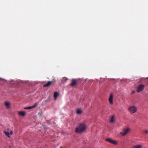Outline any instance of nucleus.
I'll return each mask as SVG.
<instances>
[{"label": "nucleus", "instance_id": "f257e3e1", "mask_svg": "<svg viewBox=\"0 0 148 148\" xmlns=\"http://www.w3.org/2000/svg\"><path fill=\"white\" fill-rule=\"evenodd\" d=\"M86 127L87 126L84 122L81 123L78 127L76 128L75 132L78 133L80 134L84 132L86 129Z\"/></svg>", "mask_w": 148, "mask_h": 148}, {"label": "nucleus", "instance_id": "f03ea898", "mask_svg": "<svg viewBox=\"0 0 148 148\" xmlns=\"http://www.w3.org/2000/svg\"><path fill=\"white\" fill-rule=\"evenodd\" d=\"M128 110L131 113H135L137 110V108L134 106H130L128 108Z\"/></svg>", "mask_w": 148, "mask_h": 148}, {"label": "nucleus", "instance_id": "7ed1b4c3", "mask_svg": "<svg viewBox=\"0 0 148 148\" xmlns=\"http://www.w3.org/2000/svg\"><path fill=\"white\" fill-rule=\"evenodd\" d=\"M130 130V128H127L123 130L124 132H121L120 134L122 136H124L129 133Z\"/></svg>", "mask_w": 148, "mask_h": 148}, {"label": "nucleus", "instance_id": "20e7f679", "mask_svg": "<svg viewBox=\"0 0 148 148\" xmlns=\"http://www.w3.org/2000/svg\"><path fill=\"white\" fill-rule=\"evenodd\" d=\"M145 86L143 84H141L138 86L137 89V92H139L143 91L144 88Z\"/></svg>", "mask_w": 148, "mask_h": 148}, {"label": "nucleus", "instance_id": "39448f33", "mask_svg": "<svg viewBox=\"0 0 148 148\" xmlns=\"http://www.w3.org/2000/svg\"><path fill=\"white\" fill-rule=\"evenodd\" d=\"M106 141L114 145H116L117 143V142L116 141L113 140L110 138H106Z\"/></svg>", "mask_w": 148, "mask_h": 148}, {"label": "nucleus", "instance_id": "423d86ee", "mask_svg": "<svg viewBox=\"0 0 148 148\" xmlns=\"http://www.w3.org/2000/svg\"><path fill=\"white\" fill-rule=\"evenodd\" d=\"M38 104V103H36L34 105L31 106H29L24 108L25 110H30L35 108L37 106Z\"/></svg>", "mask_w": 148, "mask_h": 148}, {"label": "nucleus", "instance_id": "0eeeda50", "mask_svg": "<svg viewBox=\"0 0 148 148\" xmlns=\"http://www.w3.org/2000/svg\"><path fill=\"white\" fill-rule=\"evenodd\" d=\"M77 82L76 79H73L71 80V86H75L77 84Z\"/></svg>", "mask_w": 148, "mask_h": 148}, {"label": "nucleus", "instance_id": "6e6552de", "mask_svg": "<svg viewBox=\"0 0 148 148\" xmlns=\"http://www.w3.org/2000/svg\"><path fill=\"white\" fill-rule=\"evenodd\" d=\"M54 82L53 81H49L48 82L47 84H45L43 85V87H49L51 85V84L54 83Z\"/></svg>", "mask_w": 148, "mask_h": 148}, {"label": "nucleus", "instance_id": "1a4fd4ad", "mask_svg": "<svg viewBox=\"0 0 148 148\" xmlns=\"http://www.w3.org/2000/svg\"><path fill=\"white\" fill-rule=\"evenodd\" d=\"M4 105L7 109H9L10 107V103L8 101H6L4 103Z\"/></svg>", "mask_w": 148, "mask_h": 148}, {"label": "nucleus", "instance_id": "9d476101", "mask_svg": "<svg viewBox=\"0 0 148 148\" xmlns=\"http://www.w3.org/2000/svg\"><path fill=\"white\" fill-rule=\"evenodd\" d=\"M113 96L112 94H110V97H109V100L110 104H112L113 103Z\"/></svg>", "mask_w": 148, "mask_h": 148}, {"label": "nucleus", "instance_id": "9b49d317", "mask_svg": "<svg viewBox=\"0 0 148 148\" xmlns=\"http://www.w3.org/2000/svg\"><path fill=\"white\" fill-rule=\"evenodd\" d=\"M18 114L19 115H20L22 116H25L26 113L24 111H20L18 112Z\"/></svg>", "mask_w": 148, "mask_h": 148}, {"label": "nucleus", "instance_id": "f8f14e48", "mask_svg": "<svg viewBox=\"0 0 148 148\" xmlns=\"http://www.w3.org/2000/svg\"><path fill=\"white\" fill-rule=\"evenodd\" d=\"M58 95L59 93L58 92H54V97L55 100H56V98L58 96Z\"/></svg>", "mask_w": 148, "mask_h": 148}, {"label": "nucleus", "instance_id": "ddd939ff", "mask_svg": "<svg viewBox=\"0 0 148 148\" xmlns=\"http://www.w3.org/2000/svg\"><path fill=\"white\" fill-rule=\"evenodd\" d=\"M115 118L114 115H112L111 117V119L110 121V122L111 123H113L114 121V119Z\"/></svg>", "mask_w": 148, "mask_h": 148}, {"label": "nucleus", "instance_id": "4468645a", "mask_svg": "<svg viewBox=\"0 0 148 148\" xmlns=\"http://www.w3.org/2000/svg\"><path fill=\"white\" fill-rule=\"evenodd\" d=\"M142 146L140 145H135L132 147L131 148H141Z\"/></svg>", "mask_w": 148, "mask_h": 148}, {"label": "nucleus", "instance_id": "2eb2a0df", "mask_svg": "<svg viewBox=\"0 0 148 148\" xmlns=\"http://www.w3.org/2000/svg\"><path fill=\"white\" fill-rule=\"evenodd\" d=\"M82 111L80 109H79L77 110V113L78 114H80L82 113Z\"/></svg>", "mask_w": 148, "mask_h": 148}, {"label": "nucleus", "instance_id": "dca6fc26", "mask_svg": "<svg viewBox=\"0 0 148 148\" xmlns=\"http://www.w3.org/2000/svg\"><path fill=\"white\" fill-rule=\"evenodd\" d=\"M4 132L6 135L8 137H10V134L9 132H6L5 131H4Z\"/></svg>", "mask_w": 148, "mask_h": 148}, {"label": "nucleus", "instance_id": "f3484780", "mask_svg": "<svg viewBox=\"0 0 148 148\" xmlns=\"http://www.w3.org/2000/svg\"><path fill=\"white\" fill-rule=\"evenodd\" d=\"M50 101V98H48L47 100L45 101V102H49Z\"/></svg>", "mask_w": 148, "mask_h": 148}, {"label": "nucleus", "instance_id": "a211bd4d", "mask_svg": "<svg viewBox=\"0 0 148 148\" xmlns=\"http://www.w3.org/2000/svg\"><path fill=\"white\" fill-rule=\"evenodd\" d=\"M50 101V98H48L47 100L45 101V102H49Z\"/></svg>", "mask_w": 148, "mask_h": 148}, {"label": "nucleus", "instance_id": "6ab92c4d", "mask_svg": "<svg viewBox=\"0 0 148 148\" xmlns=\"http://www.w3.org/2000/svg\"><path fill=\"white\" fill-rule=\"evenodd\" d=\"M144 132L145 133H148V130H146L144 131Z\"/></svg>", "mask_w": 148, "mask_h": 148}, {"label": "nucleus", "instance_id": "aec40b11", "mask_svg": "<svg viewBox=\"0 0 148 148\" xmlns=\"http://www.w3.org/2000/svg\"><path fill=\"white\" fill-rule=\"evenodd\" d=\"M63 80H67V78H66V77H64L63 78Z\"/></svg>", "mask_w": 148, "mask_h": 148}, {"label": "nucleus", "instance_id": "412c9836", "mask_svg": "<svg viewBox=\"0 0 148 148\" xmlns=\"http://www.w3.org/2000/svg\"><path fill=\"white\" fill-rule=\"evenodd\" d=\"M10 134H13V131H10Z\"/></svg>", "mask_w": 148, "mask_h": 148}, {"label": "nucleus", "instance_id": "4be33fe9", "mask_svg": "<svg viewBox=\"0 0 148 148\" xmlns=\"http://www.w3.org/2000/svg\"><path fill=\"white\" fill-rule=\"evenodd\" d=\"M134 92H135L134 91V90H133L132 92V94H133V93H134Z\"/></svg>", "mask_w": 148, "mask_h": 148}]
</instances>
